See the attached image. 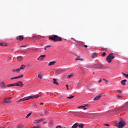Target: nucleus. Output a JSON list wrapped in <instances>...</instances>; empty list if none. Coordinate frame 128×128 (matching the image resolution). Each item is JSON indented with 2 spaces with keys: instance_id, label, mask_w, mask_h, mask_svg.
<instances>
[{
  "instance_id": "f257e3e1",
  "label": "nucleus",
  "mask_w": 128,
  "mask_h": 128,
  "mask_svg": "<svg viewBox=\"0 0 128 128\" xmlns=\"http://www.w3.org/2000/svg\"><path fill=\"white\" fill-rule=\"evenodd\" d=\"M40 98L38 94H36L34 96H30L28 97H25L23 98L20 99L17 101V102H24V100H30V98Z\"/></svg>"
},
{
  "instance_id": "f03ea898",
  "label": "nucleus",
  "mask_w": 128,
  "mask_h": 128,
  "mask_svg": "<svg viewBox=\"0 0 128 128\" xmlns=\"http://www.w3.org/2000/svg\"><path fill=\"white\" fill-rule=\"evenodd\" d=\"M49 40H54V42H62V38L58 36V35H54L53 36H50Z\"/></svg>"
},
{
  "instance_id": "7ed1b4c3",
  "label": "nucleus",
  "mask_w": 128,
  "mask_h": 128,
  "mask_svg": "<svg viewBox=\"0 0 128 128\" xmlns=\"http://www.w3.org/2000/svg\"><path fill=\"white\" fill-rule=\"evenodd\" d=\"M114 54L112 53L107 56L106 60L110 64L112 62V60H114Z\"/></svg>"
},
{
  "instance_id": "20e7f679",
  "label": "nucleus",
  "mask_w": 128,
  "mask_h": 128,
  "mask_svg": "<svg viewBox=\"0 0 128 128\" xmlns=\"http://www.w3.org/2000/svg\"><path fill=\"white\" fill-rule=\"evenodd\" d=\"M126 125V121L124 120H120L118 123V128H122Z\"/></svg>"
},
{
  "instance_id": "39448f33",
  "label": "nucleus",
  "mask_w": 128,
  "mask_h": 128,
  "mask_svg": "<svg viewBox=\"0 0 128 128\" xmlns=\"http://www.w3.org/2000/svg\"><path fill=\"white\" fill-rule=\"evenodd\" d=\"M10 100H12V98H6L4 99V101L2 102V104H10L12 102Z\"/></svg>"
},
{
  "instance_id": "423d86ee",
  "label": "nucleus",
  "mask_w": 128,
  "mask_h": 128,
  "mask_svg": "<svg viewBox=\"0 0 128 128\" xmlns=\"http://www.w3.org/2000/svg\"><path fill=\"white\" fill-rule=\"evenodd\" d=\"M44 118H41L39 120H34V122L35 124H40V122H44Z\"/></svg>"
},
{
  "instance_id": "0eeeda50",
  "label": "nucleus",
  "mask_w": 128,
  "mask_h": 128,
  "mask_svg": "<svg viewBox=\"0 0 128 128\" xmlns=\"http://www.w3.org/2000/svg\"><path fill=\"white\" fill-rule=\"evenodd\" d=\"M78 108H82L84 110H88V104H86V105L83 106H80L78 107Z\"/></svg>"
},
{
  "instance_id": "6e6552de",
  "label": "nucleus",
  "mask_w": 128,
  "mask_h": 128,
  "mask_svg": "<svg viewBox=\"0 0 128 128\" xmlns=\"http://www.w3.org/2000/svg\"><path fill=\"white\" fill-rule=\"evenodd\" d=\"M102 94H100L99 95L97 96L95 98H94V100H98L102 96Z\"/></svg>"
},
{
  "instance_id": "1a4fd4ad",
  "label": "nucleus",
  "mask_w": 128,
  "mask_h": 128,
  "mask_svg": "<svg viewBox=\"0 0 128 128\" xmlns=\"http://www.w3.org/2000/svg\"><path fill=\"white\" fill-rule=\"evenodd\" d=\"M16 86H17L22 87V86H24V84L21 81H18L17 82H16Z\"/></svg>"
},
{
  "instance_id": "9d476101",
  "label": "nucleus",
  "mask_w": 128,
  "mask_h": 128,
  "mask_svg": "<svg viewBox=\"0 0 128 128\" xmlns=\"http://www.w3.org/2000/svg\"><path fill=\"white\" fill-rule=\"evenodd\" d=\"M96 68H104V65L102 64H99L98 66H96Z\"/></svg>"
},
{
  "instance_id": "9b49d317",
  "label": "nucleus",
  "mask_w": 128,
  "mask_h": 128,
  "mask_svg": "<svg viewBox=\"0 0 128 128\" xmlns=\"http://www.w3.org/2000/svg\"><path fill=\"white\" fill-rule=\"evenodd\" d=\"M46 58V55H41L38 58V60H42Z\"/></svg>"
},
{
  "instance_id": "f8f14e48",
  "label": "nucleus",
  "mask_w": 128,
  "mask_h": 128,
  "mask_svg": "<svg viewBox=\"0 0 128 128\" xmlns=\"http://www.w3.org/2000/svg\"><path fill=\"white\" fill-rule=\"evenodd\" d=\"M16 40H18L22 41V40H24V36H18L16 38Z\"/></svg>"
},
{
  "instance_id": "ddd939ff",
  "label": "nucleus",
  "mask_w": 128,
  "mask_h": 128,
  "mask_svg": "<svg viewBox=\"0 0 128 128\" xmlns=\"http://www.w3.org/2000/svg\"><path fill=\"white\" fill-rule=\"evenodd\" d=\"M126 80H123L121 81V84L122 86H126Z\"/></svg>"
},
{
  "instance_id": "4468645a",
  "label": "nucleus",
  "mask_w": 128,
  "mask_h": 128,
  "mask_svg": "<svg viewBox=\"0 0 128 128\" xmlns=\"http://www.w3.org/2000/svg\"><path fill=\"white\" fill-rule=\"evenodd\" d=\"M16 128H24V126H22V124L20 123L16 125Z\"/></svg>"
},
{
  "instance_id": "2eb2a0df",
  "label": "nucleus",
  "mask_w": 128,
  "mask_h": 128,
  "mask_svg": "<svg viewBox=\"0 0 128 128\" xmlns=\"http://www.w3.org/2000/svg\"><path fill=\"white\" fill-rule=\"evenodd\" d=\"M23 58L22 56H18L17 57V60H18L19 62L22 60Z\"/></svg>"
},
{
  "instance_id": "dca6fc26",
  "label": "nucleus",
  "mask_w": 128,
  "mask_h": 128,
  "mask_svg": "<svg viewBox=\"0 0 128 128\" xmlns=\"http://www.w3.org/2000/svg\"><path fill=\"white\" fill-rule=\"evenodd\" d=\"M0 86L1 88H6V84H4V82H2Z\"/></svg>"
},
{
  "instance_id": "f3484780",
  "label": "nucleus",
  "mask_w": 128,
  "mask_h": 128,
  "mask_svg": "<svg viewBox=\"0 0 128 128\" xmlns=\"http://www.w3.org/2000/svg\"><path fill=\"white\" fill-rule=\"evenodd\" d=\"M78 123L76 122L72 126V128H76L78 127Z\"/></svg>"
},
{
  "instance_id": "a211bd4d",
  "label": "nucleus",
  "mask_w": 128,
  "mask_h": 128,
  "mask_svg": "<svg viewBox=\"0 0 128 128\" xmlns=\"http://www.w3.org/2000/svg\"><path fill=\"white\" fill-rule=\"evenodd\" d=\"M26 68V65L22 64L20 66V70H24Z\"/></svg>"
},
{
  "instance_id": "6ab92c4d",
  "label": "nucleus",
  "mask_w": 128,
  "mask_h": 128,
  "mask_svg": "<svg viewBox=\"0 0 128 128\" xmlns=\"http://www.w3.org/2000/svg\"><path fill=\"white\" fill-rule=\"evenodd\" d=\"M54 64H56V62H49L48 66H54Z\"/></svg>"
},
{
  "instance_id": "aec40b11",
  "label": "nucleus",
  "mask_w": 128,
  "mask_h": 128,
  "mask_svg": "<svg viewBox=\"0 0 128 128\" xmlns=\"http://www.w3.org/2000/svg\"><path fill=\"white\" fill-rule=\"evenodd\" d=\"M53 83L54 84H58V82H56V78H54L53 79Z\"/></svg>"
},
{
  "instance_id": "412c9836",
  "label": "nucleus",
  "mask_w": 128,
  "mask_h": 128,
  "mask_svg": "<svg viewBox=\"0 0 128 128\" xmlns=\"http://www.w3.org/2000/svg\"><path fill=\"white\" fill-rule=\"evenodd\" d=\"M75 60H84V59L80 58V57H77Z\"/></svg>"
},
{
  "instance_id": "4be33fe9",
  "label": "nucleus",
  "mask_w": 128,
  "mask_h": 128,
  "mask_svg": "<svg viewBox=\"0 0 128 128\" xmlns=\"http://www.w3.org/2000/svg\"><path fill=\"white\" fill-rule=\"evenodd\" d=\"M97 56L96 53H94V54H92V58H94Z\"/></svg>"
},
{
  "instance_id": "5701e85b",
  "label": "nucleus",
  "mask_w": 128,
  "mask_h": 128,
  "mask_svg": "<svg viewBox=\"0 0 128 128\" xmlns=\"http://www.w3.org/2000/svg\"><path fill=\"white\" fill-rule=\"evenodd\" d=\"M44 114L45 116H48V110H46Z\"/></svg>"
},
{
  "instance_id": "b1692460",
  "label": "nucleus",
  "mask_w": 128,
  "mask_h": 128,
  "mask_svg": "<svg viewBox=\"0 0 128 128\" xmlns=\"http://www.w3.org/2000/svg\"><path fill=\"white\" fill-rule=\"evenodd\" d=\"M16 77H17V78H24V75H22V74L19 75Z\"/></svg>"
},
{
  "instance_id": "393cba45",
  "label": "nucleus",
  "mask_w": 128,
  "mask_h": 128,
  "mask_svg": "<svg viewBox=\"0 0 128 128\" xmlns=\"http://www.w3.org/2000/svg\"><path fill=\"white\" fill-rule=\"evenodd\" d=\"M79 128H82L84 126V124H80L78 125Z\"/></svg>"
},
{
  "instance_id": "a878e982",
  "label": "nucleus",
  "mask_w": 128,
  "mask_h": 128,
  "mask_svg": "<svg viewBox=\"0 0 128 128\" xmlns=\"http://www.w3.org/2000/svg\"><path fill=\"white\" fill-rule=\"evenodd\" d=\"M32 115V112L29 113L28 114V115L26 116V118H29V116H30Z\"/></svg>"
},
{
  "instance_id": "bb28decb",
  "label": "nucleus",
  "mask_w": 128,
  "mask_h": 128,
  "mask_svg": "<svg viewBox=\"0 0 128 128\" xmlns=\"http://www.w3.org/2000/svg\"><path fill=\"white\" fill-rule=\"evenodd\" d=\"M74 98V96H67V98Z\"/></svg>"
},
{
  "instance_id": "cd10ccee",
  "label": "nucleus",
  "mask_w": 128,
  "mask_h": 128,
  "mask_svg": "<svg viewBox=\"0 0 128 128\" xmlns=\"http://www.w3.org/2000/svg\"><path fill=\"white\" fill-rule=\"evenodd\" d=\"M0 46H6V44L1 43V44H0Z\"/></svg>"
},
{
  "instance_id": "c85d7f7f",
  "label": "nucleus",
  "mask_w": 128,
  "mask_h": 128,
  "mask_svg": "<svg viewBox=\"0 0 128 128\" xmlns=\"http://www.w3.org/2000/svg\"><path fill=\"white\" fill-rule=\"evenodd\" d=\"M123 76H126V78H127L128 76V74H126V73L124 72H122Z\"/></svg>"
},
{
  "instance_id": "c756f323",
  "label": "nucleus",
  "mask_w": 128,
  "mask_h": 128,
  "mask_svg": "<svg viewBox=\"0 0 128 128\" xmlns=\"http://www.w3.org/2000/svg\"><path fill=\"white\" fill-rule=\"evenodd\" d=\"M16 78H18L16 76H14L10 78V80H16Z\"/></svg>"
},
{
  "instance_id": "7c9ffc66",
  "label": "nucleus",
  "mask_w": 128,
  "mask_h": 128,
  "mask_svg": "<svg viewBox=\"0 0 128 128\" xmlns=\"http://www.w3.org/2000/svg\"><path fill=\"white\" fill-rule=\"evenodd\" d=\"M106 52H104L102 54V56H106Z\"/></svg>"
},
{
  "instance_id": "2f4dec72",
  "label": "nucleus",
  "mask_w": 128,
  "mask_h": 128,
  "mask_svg": "<svg viewBox=\"0 0 128 128\" xmlns=\"http://www.w3.org/2000/svg\"><path fill=\"white\" fill-rule=\"evenodd\" d=\"M72 74L68 75L67 77V78H72Z\"/></svg>"
},
{
  "instance_id": "473e14b6",
  "label": "nucleus",
  "mask_w": 128,
  "mask_h": 128,
  "mask_svg": "<svg viewBox=\"0 0 128 128\" xmlns=\"http://www.w3.org/2000/svg\"><path fill=\"white\" fill-rule=\"evenodd\" d=\"M20 72V69L18 68V69L16 70V72Z\"/></svg>"
},
{
  "instance_id": "72a5a7b5",
  "label": "nucleus",
  "mask_w": 128,
  "mask_h": 128,
  "mask_svg": "<svg viewBox=\"0 0 128 128\" xmlns=\"http://www.w3.org/2000/svg\"><path fill=\"white\" fill-rule=\"evenodd\" d=\"M105 81L106 84H108V80H106V79H103Z\"/></svg>"
},
{
  "instance_id": "f704fd0d",
  "label": "nucleus",
  "mask_w": 128,
  "mask_h": 128,
  "mask_svg": "<svg viewBox=\"0 0 128 128\" xmlns=\"http://www.w3.org/2000/svg\"><path fill=\"white\" fill-rule=\"evenodd\" d=\"M117 92H120V94H122V92L121 90H117Z\"/></svg>"
},
{
  "instance_id": "c9c22d12",
  "label": "nucleus",
  "mask_w": 128,
  "mask_h": 128,
  "mask_svg": "<svg viewBox=\"0 0 128 128\" xmlns=\"http://www.w3.org/2000/svg\"><path fill=\"white\" fill-rule=\"evenodd\" d=\"M38 78H42V75H40V74L38 75Z\"/></svg>"
},
{
  "instance_id": "e433bc0d",
  "label": "nucleus",
  "mask_w": 128,
  "mask_h": 128,
  "mask_svg": "<svg viewBox=\"0 0 128 128\" xmlns=\"http://www.w3.org/2000/svg\"><path fill=\"white\" fill-rule=\"evenodd\" d=\"M40 126H33L32 128H40Z\"/></svg>"
},
{
  "instance_id": "4c0bfd02",
  "label": "nucleus",
  "mask_w": 128,
  "mask_h": 128,
  "mask_svg": "<svg viewBox=\"0 0 128 128\" xmlns=\"http://www.w3.org/2000/svg\"><path fill=\"white\" fill-rule=\"evenodd\" d=\"M12 72H16V70L12 69Z\"/></svg>"
},
{
  "instance_id": "58836bf2",
  "label": "nucleus",
  "mask_w": 128,
  "mask_h": 128,
  "mask_svg": "<svg viewBox=\"0 0 128 128\" xmlns=\"http://www.w3.org/2000/svg\"><path fill=\"white\" fill-rule=\"evenodd\" d=\"M118 98H122V96H117Z\"/></svg>"
},
{
  "instance_id": "ea45409f",
  "label": "nucleus",
  "mask_w": 128,
  "mask_h": 128,
  "mask_svg": "<svg viewBox=\"0 0 128 128\" xmlns=\"http://www.w3.org/2000/svg\"><path fill=\"white\" fill-rule=\"evenodd\" d=\"M40 116H44V114H42V113H41L40 114Z\"/></svg>"
},
{
  "instance_id": "a19ab883",
  "label": "nucleus",
  "mask_w": 128,
  "mask_h": 128,
  "mask_svg": "<svg viewBox=\"0 0 128 128\" xmlns=\"http://www.w3.org/2000/svg\"><path fill=\"white\" fill-rule=\"evenodd\" d=\"M66 86L67 90H69V89H68V84H66Z\"/></svg>"
},
{
  "instance_id": "79ce46f5",
  "label": "nucleus",
  "mask_w": 128,
  "mask_h": 128,
  "mask_svg": "<svg viewBox=\"0 0 128 128\" xmlns=\"http://www.w3.org/2000/svg\"><path fill=\"white\" fill-rule=\"evenodd\" d=\"M104 126H110V124H104Z\"/></svg>"
},
{
  "instance_id": "37998d69",
  "label": "nucleus",
  "mask_w": 128,
  "mask_h": 128,
  "mask_svg": "<svg viewBox=\"0 0 128 128\" xmlns=\"http://www.w3.org/2000/svg\"><path fill=\"white\" fill-rule=\"evenodd\" d=\"M13 84V86H16V82H15V83H14V84Z\"/></svg>"
},
{
  "instance_id": "c03bdc74",
  "label": "nucleus",
  "mask_w": 128,
  "mask_h": 128,
  "mask_svg": "<svg viewBox=\"0 0 128 128\" xmlns=\"http://www.w3.org/2000/svg\"><path fill=\"white\" fill-rule=\"evenodd\" d=\"M56 128H62V126H58L56 127Z\"/></svg>"
},
{
  "instance_id": "a18cd8bd",
  "label": "nucleus",
  "mask_w": 128,
  "mask_h": 128,
  "mask_svg": "<svg viewBox=\"0 0 128 128\" xmlns=\"http://www.w3.org/2000/svg\"><path fill=\"white\" fill-rule=\"evenodd\" d=\"M50 45H48L47 46H46V48H50Z\"/></svg>"
},
{
  "instance_id": "49530a36",
  "label": "nucleus",
  "mask_w": 128,
  "mask_h": 128,
  "mask_svg": "<svg viewBox=\"0 0 128 128\" xmlns=\"http://www.w3.org/2000/svg\"><path fill=\"white\" fill-rule=\"evenodd\" d=\"M84 48H88V46H87V45H86V44H84Z\"/></svg>"
},
{
  "instance_id": "de8ad7c7",
  "label": "nucleus",
  "mask_w": 128,
  "mask_h": 128,
  "mask_svg": "<svg viewBox=\"0 0 128 128\" xmlns=\"http://www.w3.org/2000/svg\"><path fill=\"white\" fill-rule=\"evenodd\" d=\"M20 48H26L25 46H20Z\"/></svg>"
},
{
  "instance_id": "09e8293b",
  "label": "nucleus",
  "mask_w": 128,
  "mask_h": 128,
  "mask_svg": "<svg viewBox=\"0 0 128 128\" xmlns=\"http://www.w3.org/2000/svg\"><path fill=\"white\" fill-rule=\"evenodd\" d=\"M6 86H8V87H10V84H7V85H6Z\"/></svg>"
},
{
  "instance_id": "8fccbe9b",
  "label": "nucleus",
  "mask_w": 128,
  "mask_h": 128,
  "mask_svg": "<svg viewBox=\"0 0 128 128\" xmlns=\"http://www.w3.org/2000/svg\"><path fill=\"white\" fill-rule=\"evenodd\" d=\"M94 68L93 66H90V67H89V68Z\"/></svg>"
},
{
  "instance_id": "3c124183",
  "label": "nucleus",
  "mask_w": 128,
  "mask_h": 128,
  "mask_svg": "<svg viewBox=\"0 0 128 128\" xmlns=\"http://www.w3.org/2000/svg\"><path fill=\"white\" fill-rule=\"evenodd\" d=\"M10 86H14L13 84H10Z\"/></svg>"
},
{
  "instance_id": "603ef678",
  "label": "nucleus",
  "mask_w": 128,
  "mask_h": 128,
  "mask_svg": "<svg viewBox=\"0 0 128 128\" xmlns=\"http://www.w3.org/2000/svg\"><path fill=\"white\" fill-rule=\"evenodd\" d=\"M98 82H102V80H99Z\"/></svg>"
},
{
  "instance_id": "864d4df0",
  "label": "nucleus",
  "mask_w": 128,
  "mask_h": 128,
  "mask_svg": "<svg viewBox=\"0 0 128 128\" xmlns=\"http://www.w3.org/2000/svg\"><path fill=\"white\" fill-rule=\"evenodd\" d=\"M44 50H46V46H45L44 48Z\"/></svg>"
},
{
  "instance_id": "5fc2aeb1",
  "label": "nucleus",
  "mask_w": 128,
  "mask_h": 128,
  "mask_svg": "<svg viewBox=\"0 0 128 128\" xmlns=\"http://www.w3.org/2000/svg\"><path fill=\"white\" fill-rule=\"evenodd\" d=\"M126 104L127 106H128V102H127Z\"/></svg>"
},
{
  "instance_id": "6e6d98bb",
  "label": "nucleus",
  "mask_w": 128,
  "mask_h": 128,
  "mask_svg": "<svg viewBox=\"0 0 128 128\" xmlns=\"http://www.w3.org/2000/svg\"><path fill=\"white\" fill-rule=\"evenodd\" d=\"M43 124H46V122H44Z\"/></svg>"
},
{
  "instance_id": "4d7b16f0",
  "label": "nucleus",
  "mask_w": 128,
  "mask_h": 128,
  "mask_svg": "<svg viewBox=\"0 0 128 128\" xmlns=\"http://www.w3.org/2000/svg\"><path fill=\"white\" fill-rule=\"evenodd\" d=\"M40 104H44V103H40Z\"/></svg>"
},
{
  "instance_id": "13d9d810",
  "label": "nucleus",
  "mask_w": 128,
  "mask_h": 128,
  "mask_svg": "<svg viewBox=\"0 0 128 128\" xmlns=\"http://www.w3.org/2000/svg\"><path fill=\"white\" fill-rule=\"evenodd\" d=\"M0 128H4V127L1 126Z\"/></svg>"
},
{
  "instance_id": "bf43d9fd",
  "label": "nucleus",
  "mask_w": 128,
  "mask_h": 128,
  "mask_svg": "<svg viewBox=\"0 0 128 128\" xmlns=\"http://www.w3.org/2000/svg\"><path fill=\"white\" fill-rule=\"evenodd\" d=\"M126 78H128V75H127V77H126Z\"/></svg>"
},
{
  "instance_id": "052dcab7",
  "label": "nucleus",
  "mask_w": 128,
  "mask_h": 128,
  "mask_svg": "<svg viewBox=\"0 0 128 128\" xmlns=\"http://www.w3.org/2000/svg\"><path fill=\"white\" fill-rule=\"evenodd\" d=\"M104 50H106V48H104Z\"/></svg>"
}]
</instances>
